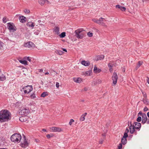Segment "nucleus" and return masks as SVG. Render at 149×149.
I'll use <instances>...</instances> for the list:
<instances>
[{
    "instance_id": "nucleus-49",
    "label": "nucleus",
    "mask_w": 149,
    "mask_h": 149,
    "mask_svg": "<svg viewBox=\"0 0 149 149\" xmlns=\"http://www.w3.org/2000/svg\"><path fill=\"white\" fill-rule=\"evenodd\" d=\"M92 20L94 22L97 24L98 19H92Z\"/></svg>"
},
{
    "instance_id": "nucleus-7",
    "label": "nucleus",
    "mask_w": 149,
    "mask_h": 149,
    "mask_svg": "<svg viewBox=\"0 0 149 149\" xmlns=\"http://www.w3.org/2000/svg\"><path fill=\"white\" fill-rule=\"evenodd\" d=\"M24 141L23 142L21 143L20 146L23 148H25L27 147L29 145V143L26 139L25 136H24Z\"/></svg>"
},
{
    "instance_id": "nucleus-29",
    "label": "nucleus",
    "mask_w": 149,
    "mask_h": 149,
    "mask_svg": "<svg viewBox=\"0 0 149 149\" xmlns=\"http://www.w3.org/2000/svg\"><path fill=\"white\" fill-rule=\"evenodd\" d=\"M108 66L109 68V70L111 72H112L113 69L112 68L113 67V66L112 65V64H111L110 63H109L108 64Z\"/></svg>"
},
{
    "instance_id": "nucleus-36",
    "label": "nucleus",
    "mask_w": 149,
    "mask_h": 149,
    "mask_svg": "<svg viewBox=\"0 0 149 149\" xmlns=\"http://www.w3.org/2000/svg\"><path fill=\"white\" fill-rule=\"evenodd\" d=\"M85 119V117L84 116L82 115L80 118V121H83Z\"/></svg>"
},
{
    "instance_id": "nucleus-11",
    "label": "nucleus",
    "mask_w": 149,
    "mask_h": 149,
    "mask_svg": "<svg viewBox=\"0 0 149 149\" xmlns=\"http://www.w3.org/2000/svg\"><path fill=\"white\" fill-rule=\"evenodd\" d=\"M50 129L53 132H60L61 131L62 129L58 127H52L50 128Z\"/></svg>"
},
{
    "instance_id": "nucleus-21",
    "label": "nucleus",
    "mask_w": 149,
    "mask_h": 149,
    "mask_svg": "<svg viewBox=\"0 0 149 149\" xmlns=\"http://www.w3.org/2000/svg\"><path fill=\"white\" fill-rule=\"evenodd\" d=\"M54 31L57 35H58L60 33L59 28L58 27L55 26L53 29Z\"/></svg>"
},
{
    "instance_id": "nucleus-2",
    "label": "nucleus",
    "mask_w": 149,
    "mask_h": 149,
    "mask_svg": "<svg viewBox=\"0 0 149 149\" xmlns=\"http://www.w3.org/2000/svg\"><path fill=\"white\" fill-rule=\"evenodd\" d=\"M21 138V135L17 133L13 134L10 138V140L12 141L17 143L20 142Z\"/></svg>"
},
{
    "instance_id": "nucleus-9",
    "label": "nucleus",
    "mask_w": 149,
    "mask_h": 149,
    "mask_svg": "<svg viewBox=\"0 0 149 149\" xmlns=\"http://www.w3.org/2000/svg\"><path fill=\"white\" fill-rule=\"evenodd\" d=\"M35 45L31 42H28L24 43V46L25 47L31 48L34 47Z\"/></svg>"
},
{
    "instance_id": "nucleus-63",
    "label": "nucleus",
    "mask_w": 149,
    "mask_h": 149,
    "mask_svg": "<svg viewBox=\"0 0 149 149\" xmlns=\"http://www.w3.org/2000/svg\"><path fill=\"white\" fill-rule=\"evenodd\" d=\"M84 90L85 91H87V88H84Z\"/></svg>"
},
{
    "instance_id": "nucleus-14",
    "label": "nucleus",
    "mask_w": 149,
    "mask_h": 149,
    "mask_svg": "<svg viewBox=\"0 0 149 149\" xmlns=\"http://www.w3.org/2000/svg\"><path fill=\"white\" fill-rule=\"evenodd\" d=\"M134 125L135 127V129L140 130L141 126V124L135 122L134 123Z\"/></svg>"
},
{
    "instance_id": "nucleus-18",
    "label": "nucleus",
    "mask_w": 149,
    "mask_h": 149,
    "mask_svg": "<svg viewBox=\"0 0 149 149\" xmlns=\"http://www.w3.org/2000/svg\"><path fill=\"white\" fill-rule=\"evenodd\" d=\"M19 19L20 21L22 23L25 22L26 20V17L24 16H19Z\"/></svg>"
},
{
    "instance_id": "nucleus-12",
    "label": "nucleus",
    "mask_w": 149,
    "mask_h": 149,
    "mask_svg": "<svg viewBox=\"0 0 149 149\" xmlns=\"http://www.w3.org/2000/svg\"><path fill=\"white\" fill-rule=\"evenodd\" d=\"M130 125L129 127V129L130 130V132L131 134H133L134 133L135 131V127L133 125H132L131 122L130 123Z\"/></svg>"
},
{
    "instance_id": "nucleus-31",
    "label": "nucleus",
    "mask_w": 149,
    "mask_h": 149,
    "mask_svg": "<svg viewBox=\"0 0 149 149\" xmlns=\"http://www.w3.org/2000/svg\"><path fill=\"white\" fill-rule=\"evenodd\" d=\"M48 95V94L47 92H44L41 94L40 96L41 97H44Z\"/></svg>"
},
{
    "instance_id": "nucleus-37",
    "label": "nucleus",
    "mask_w": 149,
    "mask_h": 149,
    "mask_svg": "<svg viewBox=\"0 0 149 149\" xmlns=\"http://www.w3.org/2000/svg\"><path fill=\"white\" fill-rule=\"evenodd\" d=\"M88 36L89 37H92L93 36V34L92 33H91L90 32H88L87 33V34Z\"/></svg>"
},
{
    "instance_id": "nucleus-52",
    "label": "nucleus",
    "mask_w": 149,
    "mask_h": 149,
    "mask_svg": "<svg viewBox=\"0 0 149 149\" xmlns=\"http://www.w3.org/2000/svg\"><path fill=\"white\" fill-rule=\"evenodd\" d=\"M56 88H58L59 87V83L57 82H56Z\"/></svg>"
},
{
    "instance_id": "nucleus-3",
    "label": "nucleus",
    "mask_w": 149,
    "mask_h": 149,
    "mask_svg": "<svg viewBox=\"0 0 149 149\" xmlns=\"http://www.w3.org/2000/svg\"><path fill=\"white\" fill-rule=\"evenodd\" d=\"M75 33V36L78 39L83 38L85 34L84 30H83L82 29H80L76 30Z\"/></svg>"
},
{
    "instance_id": "nucleus-57",
    "label": "nucleus",
    "mask_w": 149,
    "mask_h": 149,
    "mask_svg": "<svg viewBox=\"0 0 149 149\" xmlns=\"http://www.w3.org/2000/svg\"><path fill=\"white\" fill-rule=\"evenodd\" d=\"M63 51H64L65 52H67V50H66V49L65 48L63 49Z\"/></svg>"
},
{
    "instance_id": "nucleus-41",
    "label": "nucleus",
    "mask_w": 149,
    "mask_h": 149,
    "mask_svg": "<svg viewBox=\"0 0 149 149\" xmlns=\"http://www.w3.org/2000/svg\"><path fill=\"white\" fill-rule=\"evenodd\" d=\"M128 136V134L126 133H124V135L122 138H126Z\"/></svg>"
},
{
    "instance_id": "nucleus-62",
    "label": "nucleus",
    "mask_w": 149,
    "mask_h": 149,
    "mask_svg": "<svg viewBox=\"0 0 149 149\" xmlns=\"http://www.w3.org/2000/svg\"><path fill=\"white\" fill-rule=\"evenodd\" d=\"M49 74L48 72H46L45 73V75H47Z\"/></svg>"
},
{
    "instance_id": "nucleus-53",
    "label": "nucleus",
    "mask_w": 149,
    "mask_h": 149,
    "mask_svg": "<svg viewBox=\"0 0 149 149\" xmlns=\"http://www.w3.org/2000/svg\"><path fill=\"white\" fill-rule=\"evenodd\" d=\"M129 132V130L127 128L124 133H126L127 134V133Z\"/></svg>"
},
{
    "instance_id": "nucleus-17",
    "label": "nucleus",
    "mask_w": 149,
    "mask_h": 149,
    "mask_svg": "<svg viewBox=\"0 0 149 149\" xmlns=\"http://www.w3.org/2000/svg\"><path fill=\"white\" fill-rule=\"evenodd\" d=\"M81 64L83 65L87 66L90 64V62L89 61H82L81 62Z\"/></svg>"
},
{
    "instance_id": "nucleus-60",
    "label": "nucleus",
    "mask_w": 149,
    "mask_h": 149,
    "mask_svg": "<svg viewBox=\"0 0 149 149\" xmlns=\"http://www.w3.org/2000/svg\"><path fill=\"white\" fill-rule=\"evenodd\" d=\"M147 116L149 118V112H148L147 113Z\"/></svg>"
},
{
    "instance_id": "nucleus-10",
    "label": "nucleus",
    "mask_w": 149,
    "mask_h": 149,
    "mask_svg": "<svg viewBox=\"0 0 149 149\" xmlns=\"http://www.w3.org/2000/svg\"><path fill=\"white\" fill-rule=\"evenodd\" d=\"M105 19L102 17H100L99 19H98L97 24H99L102 25V26H106L105 24L103 22L105 21Z\"/></svg>"
},
{
    "instance_id": "nucleus-28",
    "label": "nucleus",
    "mask_w": 149,
    "mask_h": 149,
    "mask_svg": "<svg viewBox=\"0 0 149 149\" xmlns=\"http://www.w3.org/2000/svg\"><path fill=\"white\" fill-rule=\"evenodd\" d=\"M142 61H139L138 64H137L136 66V69H138V68L142 64Z\"/></svg>"
},
{
    "instance_id": "nucleus-47",
    "label": "nucleus",
    "mask_w": 149,
    "mask_h": 149,
    "mask_svg": "<svg viewBox=\"0 0 149 149\" xmlns=\"http://www.w3.org/2000/svg\"><path fill=\"white\" fill-rule=\"evenodd\" d=\"M4 44L3 42H1V41H0V49H1L3 47Z\"/></svg>"
},
{
    "instance_id": "nucleus-33",
    "label": "nucleus",
    "mask_w": 149,
    "mask_h": 149,
    "mask_svg": "<svg viewBox=\"0 0 149 149\" xmlns=\"http://www.w3.org/2000/svg\"><path fill=\"white\" fill-rule=\"evenodd\" d=\"M63 53L64 52L61 50H57V54L59 55H62Z\"/></svg>"
},
{
    "instance_id": "nucleus-56",
    "label": "nucleus",
    "mask_w": 149,
    "mask_h": 149,
    "mask_svg": "<svg viewBox=\"0 0 149 149\" xmlns=\"http://www.w3.org/2000/svg\"><path fill=\"white\" fill-rule=\"evenodd\" d=\"M147 82H148V84H149V78L148 77H147Z\"/></svg>"
},
{
    "instance_id": "nucleus-50",
    "label": "nucleus",
    "mask_w": 149,
    "mask_h": 149,
    "mask_svg": "<svg viewBox=\"0 0 149 149\" xmlns=\"http://www.w3.org/2000/svg\"><path fill=\"white\" fill-rule=\"evenodd\" d=\"M148 110V109L146 107H145L143 109L144 111H147Z\"/></svg>"
},
{
    "instance_id": "nucleus-46",
    "label": "nucleus",
    "mask_w": 149,
    "mask_h": 149,
    "mask_svg": "<svg viewBox=\"0 0 149 149\" xmlns=\"http://www.w3.org/2000/svg\"><path fill=\"white\" fill-rule=\"evenodd\" d=\"M53 136V135H52V134H48L47 135L46 137L48 138L49 139L50 137H52Z\"/></svg>"
},
{
    "instance_id": "nucleus-20",
    "label": "nucleus",
    "mask_w": 149,
    "mask_h": 149,
    "mask_svg": "<svg viewBox=\"0 0 149 149\" xmlns=\"http://www.w3.org/2000/svg\"><path fill=\"white\" fill-rule=\"evenodd\" d=\"M93 70L94 72L95 73H99L101 71V70L100 69L97 68L95 65L94 67Z\"/></svg>"
},
{
    "instance_id": "nucleus-38",
    "label": "nucleus",
    "mask_w": 149,
    "mask_h": 149,
    "mask_svg": "<svg viewBox=\"0 0 149 149\" xmlns=\"http://www.w3.org/2000/svg\"><path fill=\"white\" fill-rule=\"evenodd\" d=\"M141 116L138 117L136 119V121L138 122H141Z\"/></svg>"
},
{
    "instance_id": "nucleus-59",
    "label": "nucleus",
    "mask_w": 149,
    "mask_h": 149,
    "mask_svg": "<svg viewBox=\"0 0 149 149\" xmlns=\"http://www.w3.org/2000/svg\"><path fill=\"white\" fill-rule=\"evenodd\" d=\"M146 122L148 124H149V119H147Z\"/></svg>"
},
{
    "instance_id": "nucleus-58",
    "label": "nucleus",
    "mask_w": 149,
    "mask_h": 149,
    "mask_svg": "<svg viewBox=\"0 0 149 149\" xmlns=\"http://www.w3.org/2000/svg\"><path fill=\"white\" fill-rule=\"evenodd\" d=\"M87 114V113H85L84 114L82 115V116H84L85 117Z\"/></svg>"
},
{
    "instance_id": "nucleus-19",
    "label": "nucleus",
    "mask_w": 149,
    "mask_h": 149,
    "mask_svg": "<svg viewBox=\"0 0 149 149\" xmlns=\"http://www.w3.org/2000/svg\"><path fill=\"white\" fill-rule=\"evenodd\" d=\"M104 56L103 55H99L96 56L95 59L96 61L101 60L104 58Z\"/></svg>"
},
{
    "instance_id": "nucleus-48",
    "label": "nucleus",
    "mask_w": 149,
    "mask_h": 149,
    "mask_svg": "<svg viewBox=\"0 0 149 149\" xmlns=\"http://www.w3.org/2000/svg\"><path fill=\"white\" fill-rule=\"evenodd\" d=\"M142 94L143 95V96L144 97L146 98L147 95L145 92H142Z\"/></svg>"
},
{
    "instance_id": "nucleus-64",
    "label": "nucleus",
    "mask_w": 149,
    "mask_h": 149,
    "mask_svg": "<svg viewBox=\"0 0 149 149\" xmlns=\"http://www.w3.org/2000/svg\"><path fill=\"white\" fill-rule=\"evenodd\" d=\"M81 101L82 102H84V99H83L81 100Z\"/></svg>"
},
{
    "instance_id": "nucleus-54",
    "label": "nucleus",
    "mask_w": 149,
    "mask_h": 149,
    "mask_svg": "<svg viewBox=\"0 0 149 149\" xmlns=\"http://www.w3.org/2000/svg\"><path fill=\"white\" fill-rule=\"evenodd\" d=\"M143 113H142V112H141V111H140L139 113H138V115H139L141 116H142V114H143Z\"/></svg>"
},
{
    "instance_id": "nucleus-45",
    "label": "nucleus",
    "mask_w": 149,
    "mask_h": 149,
    "mask_svg": "<svg viewBox=\"0 0 149 149\" xmlns=\"http://www.w3.org/2000/svg\"><path fill=\"white\" fill-rule=\"evenodd\" d=\"M122 148V145L121 143H120L118 146V149H121Z\"/></svg>"
},
{
    "instance_id": "nucleus-24",
    "label": "nucleus",
    "mask_w": 149,
    "mask_h": 149,
    "mask_svg": "<svg viewBox=\"0 0 149 149\" xmlns=\"http://www.w3.org/2000/svg\"><path fill=\"white\" fill-rule=\"evenodd\" d=\"M6 79V76L3 74H2L0 76V81H3Z\"/></svg>"
},
{
    "instance_id": "nucleus-35",
    "label": "nucleus",
    "mask_w": 149,
    "mask_h": 149,
    "mask_svg": "<svg viewBox=\"0 0 149 149\" xmlns=\"http://www.w3.org/2000/svg\"><path fill=\"white\" fill-rule=\"evenodd\" d=\"M30 97L31 99H34L36 97L35 93H33L30 95Z\"/></svg>"
},
{
    "instance_id": "nucleus-43",
    "label": "nucleus",
    "mask_w": 149,
    "mask_h": 149,
    "mask_svg": "<svg viewBox=\"0 0 149 149\" xmlns=\"http://www.w3.org/2000/svg\"><path fill=\"white\" fill-rule=\"evenodd\" d=\"M25 59H26L28 61H29L30 62H31V59L30 58V57H26L25 58Z\"/></svg>"
},
{
    "instance_id": "nucleus-27",
    "label": "nucleus",
    "mask_w": 149,
    "mask_h": 149,
    "mask_svg": "<svg viewBox=\"0 0 149 149\" xmlns=\"http://www.w3.org/2000/svg\"><path fill=\"white\" fill-rule=\"evenodd\" d=\"M19 120L22 122H25L26 121V119L25 117L21 116L19 118Z\"/></svg>"
},
{
    "instance_id": "nucleus-42",
    "label": "nucleus",
    "mask_w": 149,
    "mask_h": 149,
    "mask_svg": "<svg viewBox=\"0 0 149 149\" xmlns=\"http://www.w3.org/2000/svg\"><path fill=\"white\" fill-rule=\"evenodd\" d=\"M3 22L4 23H6L7 22L6 18V17H3L2 19Z\"/></svg>"
},
{
    "instance_id": "nucleus-40",
    "label": "nucleus",
    "mask_w": 149,
    "mask_h": 149,
    "mask_svg": "<svg viewBox=\"0 0 149 149\" xmlns=\"http://www.w3.org/2000/svg\"><path fill=\"white\" fill-rule=\"evenodd\" d=\"M74 121V120L73 119H71L70 120V121L69 123V124L70 125H71L72 124V123H73Z\"/></svg>"
},
{
    "instance_id": "nucleus-34",
    "label": "nucleus",
    "mask_w": 149,
    "mask_h": 149,
    "mask_svg": "<svg viewBox=\"0 0 149 149\" xmlns=\"http://www.w3.org/2000/svg\"><path fill=\"white\" fill-rule=\"evenodd\" d=\"M143 101L144 104L146 105H148V101L146 99H143Z\"/></svg>"
},
{
    "instance_id": "nucleus-32",
    "label": "nucleus",
    "mask_w": 149,
    "mask_h": 149,
    "mask_svg": "<svg viewBox=\"0 0 149 149\" xmlns=\"http://www.w3.org/2000/svg\"><path fill=\"white\" fill-rule=\"evenodd\" d=\"M59 36L62 38L64 37L65 36V32H62L59 35Z\"/></svg>"
},
{
    "instance_id": "nucleus-44",
    "label": "nucleus",
    "mask_w": 149,
    "mask_h": 149,
    "mask_svg": "<svg viewBox=\"0 0 149 149\" xmlns=\"http://www.w3.org/2000/svg\"><path fill=\"white\" fill-rule=\"evenodd\" d=\"M8 41L9 43L12 42L13 43V45H14L15 44V42L14 41L12 40H10L9 39H8Z\"/></svg>"
},
{
    "instance_id": "nucleus-51",
    "label": "nucleus",
    "mask_w": 149,
    "mask_h": 149,
    "mask_svg": "<svg viewBox=\"0 0 149 149\" xmlns=\"http://www.w3.org/2000/svg\"><path fill=\"white\" fill-rule=\"evenodd\" d=\"M24 12L25 13H29L30 10H25Z\"/></svg>"
},
{
    "instance_id": "nucleus-55",
    "label": "nucleus",
    "mask_w": 149,
    "mask_h": 149,
    "mask_svg": "<svg viewBox=\"0 0 149 149\" xmlns=\"http://www.w3.org/2000/svg\"><path fill=\"white\" fill-rule=\"evenodd\" d=\"M103 142V140H100L99 141V143L100 144H102Z\"/></svg>"
},
{
    "instance_id": "nucleus-6",
    "label": "nucleus",
    "mask_w": 149,
    "mask_h": 149,
    "mask_svg": "<svg viewBox=\"0 0 149 149\" xmlns=\"http://www.w3.org/2000/svg\"><path fill=\"white\" fill-rule=\"evenodd\" d=\"M30 113V110L28 108H24L20 111V113L21 115L27 116Z\"/></svg>"
},
{
    "instance_id": "nucleus-13",
    "label": "nucleus",
    "mask_w": 149,
    "mask_h": 149,
    "mask_svg": "<svg viewBox=\"0 0 149 149\" xmlns=\"http://www.w3.org/2000/svg\"><path fill=\"white\" fill-rule=\"evenodd\" d=\"M142 123L144 124L147 121V117L145 113L142 114Z\"/></svg>"
},
{
    "instance_id": "nucleus-22",
    "label": "nucleus",
    "mask_w": 149,
    "mask_h": 149,
    "mask_svg": "<svg viewBox=\"0 0 149 149\" xmlns=\"http://www.w3.org/2000/svg\"><path fill=\"white\" fill-rule=\"evenodd\" d=\"M74 81L77 83H80L81 81V79L80 77H78L77 78H74L73 79Z\"/></svg>"
},
{
    "instance_id": "nucleus-61",
    "label": "nucleus",
    "mask_w": 149,
    "mask_h": 149,
    "mask_svg": "<svg viewBox=\"0 0 149 149\" xmlns=\"http://www.w3.org/2000/svg\"><path fill=\"white\" fill-rule=\"evenodd\" d=\"M42 131H45V132H46L47 131V130L45 129H43L42 130Z\"/></svg>"
},
{
    "instance_id": "nucleus-23",
    "label": "nucleus",
    "mask_w": 149,
    "mask_h": 149,
    "mask_svg": "<svg viewBox=\"0 0 149 149\" xmlns=\"http://www.w3.org/2000/svg\"><path fill=\"white\" fill-rule=\"evenodd\" d=\"M26 25L27 26L29 27H32V28H33V27L34 26V24L33 23L31 22H28L27 24Z\"/></svg>"
},
{
    "instance_id": "nucleus-1",
    "label": "nucleus",
    "mask_w": 149,
    "mask_h": 149,
    "mask_svg": "<svg viewBox=\"0 0 149 149\" xmlns=\"http://www.w3.org/2000/svg\"><path fill=\"white\" fill-rule=\"evenodd\" d=\"M11 118V114L8 110L3 109L0 111V122L8 121Z\"/></svg>"
},
{
    "instance_id": "nucleus-26",
    "label": "nucleus",
    "mask_w": 149,
    "mask_h": 149,
    "mask_svg": "<svg viewBox=\"0 0 149 149\" xmlns=\"http://www.w3.org/2000/svg\"><path fill=\"white\" fill-rule=\"evenodd\" d=\"M122 143L123 145L127 143V140L126 138H122L121 139Z\"/></svg>"
},
{
    "instance_id": "nucleus-5",
    "label": "nucleus",
    "mask_w": 149,
    "mask_h": 149,
    "mask_svg": "<svg viewBox=\"0 0 149 149\" xmlns=\"http://www.w3.org/2000/svg\"><path fill=\"white\" fill-rule=\"evenodd\" d=\"M22 89L24 90L25 94H28L33 90V87L32 86L27 85L24 87Z\"/></svg>"
},
{
    "instance_id": "nucleus-25",
    "label": "nucleus",
    "mask_w": 149,
    "mask_h": 149,
    "mask_svg": "<svg viewBox=\"0 0 149 149\" xmlns=\"http://www.w3.org/2000/svg\"><path fill=\"white\" fill-rule=\"evenodd\" d=\"M19 62L22 64L24 65H27V61L25 60H20L19 61Z\"/></svg>"
},
{
    "instance_id": "nucleus-16",
    "label": "nucleus",
    "mask_w": 149,
    "mask_h": 149,
    "mask_svg": "<svg viewBox=\"0 0 149 149\" xmlns=\"http://www.w3.org/2000/svg\"><path fill=\"white\" fill-rule=\"evenodd\" d=\"M116 8L120 9L121 10L123 11H125L126 10V8L125 7L121 6L119 5H116Z\"/></svg>"
},
{
    "instance_id": "nucleus-15",
    "label": "nucleus",
    "mask_w": 149,
    "mask_h": 149,
    "mask_svg": "<svg viewBox=\"0 0 149 149\" xmlns=\"http://www.w3.org/2000/svg\"><path fill=\"white\" fill-rule=\"evenodd\" d=\"M39 3L41 5H43L45 3H50L47 0H38Z\"/></svg>"
},
{
    "instance_id": "nucleus-39",
    "label": "nucleus",
    "mask_w": 149,
    "mask_h": 149,
    "mask_svg": "<svg viewBox=\"0 0 149 149\" xmlns=\"http://www.w3.org/2000/svg\"><path fill=\"white\" fill-rule=\"evenodd\" d=\"M40 31L39 30H37L36 31L34 32V34L36 35H38Z\"/></svg>"
},
{
    "instance_id": "nucleus-4",
    "label": "nucleus",
    "mask_w": 149,
    "mask_h": 149,
    "mask_svg": "<svg viewBox=\"0 0 149 149\" xmlns=\"http://www.w3.org/2000/svg\"><path fill=\"white\" fill-rule=\"evenodd\" d=\"M7 27L10 31L14 32L17 30L16 27L13 23H8Z\"/></svg>"
},
{
    "instance_id": "nucleus-30",
    "label": "nucleus",
    "mask_w": 149,
    "mask_h": 149,
    "mask_svg": "<svg viewBox=\"0 0 149 149\" xmlns=\"http://www.w3.org/2000/svg\"><path fill=\"white\" fill-rule=\"evenodd\" d=\"M92 72L91 70H88L86 71L84 74L85 76H90Z\"/></svg>"
},
{
    "instance_id": "nucleus-8",
    "label": "nucleus",
    "mask_w": 149,
    "mask_h": 149,
    "mask_svg": "<svg viewBox=\"0 0 149 149\" xmlns=\"http://www.w3.org/2000/svg\"><path fill=\"white\" fill-rule=\"evenodd\" d=\"M113 83L114 85H115L116 84L118 79V76L116 73L114 72L112 76Z\"/></svg>"
}]
</instances>
